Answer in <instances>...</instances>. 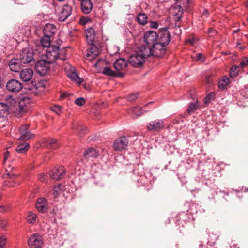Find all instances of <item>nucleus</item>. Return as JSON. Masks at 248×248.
Returning a JSON list of instances; mask_svg holds the SVG:
<instances>
[{
  "mask_svg": "<svg viewBox=\"0 0 248 248\" xmlns=\"http://www.w3.org/2000/svg\"><path fill=\"white\" fill-rule=\"evenodd\" d=\"M32 76L33 71L30 68L23 69L20 73V78L24 82L30 81L31 79Z\"/></svg>",
  "mask_w": 248,
  "mask_h": 248,
  "instance_id": "obj_19",
  "label": "nucleus"
},
{
  "mask_svg": "<svg viewBox=\"0 0 248 248\" xmlns=\"http://www.w3.org/2000/svg\"><path fill=\"white\" fill-rule=\"evenodd\" d=\"M30 124H26L22 125L19 129V132L20 137L19 140H26L31 139L34 137V135L32 134L29 129Z\"/></svg>",
  "mask_w": 248,
  "mask_h": 248,
  "instance_id": "obj_11",
  "label": "nucleus"
},
{
  "mask_svg": "<svg viewBox=\"0 0 248 248\" xmlns=\"http://www.w3.org/2000/svg\"><path fill=\"white\" fill-rule=\"evenodd\" d=\"M62 185L59 184L57 186H55L53 189V194L56 196L59 194V191L60 190V187H62Z\"/></svg>",
  "mask_w": 248,
  "mask_h": 248,
  "instance_id": "obj_42",
  "label": "nucleus"
},
{
  "mask_svg": "<svg viewBox=\"0 0 248 248\" xmlns=\"http://www.w3.org/2000/svg\"><path fill=\"white\" fill-rule=\"evenodd\" d=\"M150 27L154 29H157L158 27V23L156 21H151Z\"/></svg>",
  "mask_w": 248,
  "mask_h": 248,
  "instance_id": "obj_44",
  "label": "nucleus"
},
{
  "mask_svg": "<svg viewBox=\"0 0 248 248\" xmlns=\"http://www.w3.org/2000/svg\"><path fill=\"white\" fill-rule=\"evenodd\" d=\"M50 63L46 60H38L35 63L36 72L41 76H44L49 71Z\"/></svg>",
  "mask_w": 248,
  "mask_h": 248,
  "instance_id": "obj_9",
  "label": "nucleus"
},
{
  "mask_svg": "<svg viewBox=\"0 0 248 248\" xmlns=\"http://www.w3.org/2000/svg\"><path fill=\"white\" fill-rule=\"evenodd\" d=\"M236 46H237V47H239L240 49H241L242 50H244L245 48V46H242V44L239 42H238L237 43Z\"/></svg>",
  "mask_w": 248,
  "mask_h": 248,
  "instance_id": "obj_46",
  "label": "nucleus"
},
{
  "mask_svg": "<svg viewBox=\"0 0 248 248\" xmlns=\"http://www.w3.org/2000/svg\"><path fill=\"white\" fill-rule=\"evenodd\" d=\"M39 44L36 47V52L40 56L45 57V60L49 63H53L57 60H63L66 58L65 50H60L58 46H49L47 47H42L38 49Z\"/></svg>",
  "mask_w": 248,
  "mask_h": 248,
  "instance_id": "obj_1",
  "label": "nucleus"
},
{
  "mask_svg": "<svg viewBox=\"0 0 248 248\" xmlns=\"http://www.w3.org/2000/svg\"><path fill=\"white\" fill-rule=\"evenodd\" d=\"M158 35L156 32L149 31L146 32L144 36V40L146 44V48H149L152 51V55L155 56V45L158 42Z\"/></svg>",
  "mask_w": 248,
  "mask_h": 248,
  "instance_id": "obj_6",
  "label": "nucleus"
},
{
  "mask_svg": "<svg viewBox=\"0 0 248 248\" xmlns=\"http://www.w3.org/2000/svg\"><path fill=\"white\" fill-rule=\"evenodd\" d=\"M51 110L58 115H60L62 112V108L59 105H55L51 107Z\"/></svg>",
  "mask_w": 248,
  "mask_h": 248,
  "instance_id": "obj_36",
  "label": "nucleus"
},
{
  "mask_svg": "<svg viewBox=\"0 0 248 248\" xmlns=\"http://www.w3.org/2000/svg\"><path fill=\"white\" fill-rule=\"evenodd\" d=\"M203 15L204 16H207L208 15V11L207 9H205L204 10L203 13Z\"/></svg>",
  "mask_w": 248,
  "mask_h": 248,
  "instance_id": "obj_51",
  "label": "nucleus"
},
{
  "mask_svg": "<svg viewBox=\"0 0 248 248\" xmlns=\"http://www.w3.org/2000/svg\"><path fill=\"white\" fill-rule=\"evenodd\" d=\"M22 63H30L33 60V52L32 49L27 47L23 49L18 58Z\"/></svg>",
  "mask_w": 248,
  "mask_h": 248,
  "instance_id": "obj_8",
  "label": "nucleus"
},
{
  "mask_svg": "<svg viewBox=\"0 0 248 248\" xmlns=\"http://www.w3.org/2000/svg\"><path fill=\"white\" fill-rule=\"evenodd\" d=\"M45 145L48 148H56L58 147L57 140L55 139H46L44 140Z\"/></svg>",
  "mask_w": 248,
  "mask_h": 248,
  "instance_id": "obj_27",
  "label": "nucleus"
},
{
  "mask_svg": "<svg viewBox=\"0 0 248 248\" xmlns=\"http://www.w3.org/2000/svg\"><path fill=\"white\" fill-rule=\"evenodd\" d=\"M229 81L230 79L227 76L222 77L218 83L219 88L223 90L228 85Z\"/></svg>",
  "mask_w": 248,
  "mask_h": 248,
  "instance_id": "obj_29",
  "label": "nucleus"
},
{
  "mask_svg": "<svg viewBox=\"0 0 248 248\" xmlns=\"http://www.w3.org/2000/svg\"><path fill=\"white\" fill-rule=\"evenodd\" d=\"M137 19L138 22L141 25H145L147 23V16L143 13H139L137 16Z\"/></svg>",
  "mask_w": 248,
  "mask_h": 248,
  "instance_id": "obj_31",
  "label": "nucleus"
},
{
  "mask_svg": "<svg viewBox=\"0 0 248 248\" xmlns=\"http://www.w3.org/2000/svg\"><path fill=\"white\" fill-rule=\"evenodd\" d=\"M36 220V215L32 212H29L27 217V221L29 223L33 224Z\"/></svg>",
  "mask_w": 248,
  "mask_h": 248,
  "instance_id": "obj_33",
  "label": "nucleus"
},
{
  "mask_svg": "<svg viewBox=\"0 0 248 248\" xmlns=\"http://www.w3.org/2000/svg\"><path fill=\"white\" fill-rule=\"evenodd\" d=\"M29 148V144L28 143L20 144L16 149V151L19 153H24L26 152Z\"/></svg>",
  "mask_w": 248,
  "mask_h": 248,
  "instance_id": "obj_32",
  "label": "nucleus"
},
{
  "mask_svg": "<svg viewBox=\"0 0 248 248\" xmlns=\"http://www.w3.org/2000/svg\"><path fill=\"white\" fill-rule=\"evenodd\" d=\"M102 73L103 74L109 76L115 77L117 76V73L111 70V68L108 67H105L103 68Z\"/></svg>",
  "mask_w": 248,
  "mask_h": 248,
  "instance_id": "obj_34",
  "label": "nucleus"
},
{
  "mask_svg": "<svg viewBox=\"0 0 248 248\" xmlns=\"http://www.w3.org/2000/svg\"><path fill=\"white\" fill-rule=\"evenodd\" d=\"M247 21H248V19H247Z\"/></svg>",
  "mask_w": 248,
  "mask_h": 248,
  "instance_id": "obj_60",
  "label": "nucleus"
},
{
  "mask_svg": "<svg viewBox=\"0 0 248 248\" xmlns=\"http://www.w3.org/2000/svg\"><path fill=\"white\" fill-rule=\"evenodd\" d=\"M6 88L9 92L16 93L22 89L23 85L17 80L11 79L7 82Z\"/></svg>",
  "mask_w": 248,
  "mask_h": 248,
  "instance_id": "obj_12",
  "label": "nucleus"
},
{
  "mask_svg": "<svg viewBox=\"0 0 248 248\" xmlns=\"http://www.w3.org/2000/svg\"><path fill=\"white\" fill-rule=\"evenodd\" d=\"M246 59L247 65L248 66V59L246 58Z\"/></svg>",
  "mask_w": 248,
  "mask_h": 248,
  "instance_id": "obj_56",
  "label": "nucleus"
},
{
  "mask_svg": "<svg viewBox=\"0 0 248 248\" xmlns=\"http://www.w3.org/2000/svg\"><path fill=\"white\" fill-rule=\"evenodd\" d=\"M238 68L239 66L236 65H233L230 71V76L231 78H234L238 75Z\"/></svg>",
  "mask_w": 248,
  "mask_h": 248,
  "instance_id": "obj_35",
  "label": "nucleus"
},
{
  "mask_svg": "<svg viewBox=\"0 0 248 248\" xmlns=\"http://www.w3.org/2000/svg\"><path fill=\"white\" fill-rule=\"evenodd\" d=\"M195 40L193 38L192 39H189L187 40L188 42H189L191 45H193L194 44Z\"/></svg>",
  "mask_w": 248,
  "mask_h": 248,
  "instance_id": "obj_50",
  "label": "nucleus"
},
{
  "mask_svg": "<svg viewBox=\"0 0 248 248\" xmlns=\"http://www.w3.org/2000/svg\"><path fill=\"white\" fill-rule=\"evenodd\" d=\"M21 62L19 59H13L9 63L10 70L13 72H18L21 69Z\"/></svg>",
  "mask_w": 248,
  "mask_h": 248,
  "instance_id": "obj_20",
  "label": "nucleus"
},
{
  "mask_svg": "<svg viewBox=\"0 0 248 248\" xmlns=\"http://www.w3.org/2000/svg\"><path fill=\"white\" fill-rule=\"evenodd\" d=\"M81 2V9L84 14H89L93 8V4L90 0H84Z\"/></svg>",
  "mask_w": 248,
  "mask_h": 248,
  "instance_id": "obj_24",
  "label": "nucleus"
},
{
  "mask_svg": "<svg viewBox=\"0 0 248 248\" xmlns=\"http://www.w3.org/2000/svg\"><path fill=\"white\" fill-rule=\"evenodd\" d=\"M6 242V239L4 236L0 237V248L3 247Z\"/></svg>",
  "mask_w": 248,
  "mask_h": 248,
  "instance_id": "obj_41",
  "label": "nucleus"
},
{
  "mask_svg": "<svg viewBox=\"0 0 248 248\" xmlns=\"http://www.w3.org/2000/svg\"><path fill=\"white\" fill-rule=\"evenodd\" d=\"M127 112L131 117L135 118L142 115L144 113V111L140 107L138 106L128 108Z\"/></svg>",
  "mask_w": 248,
  "mask_h": 248,
  "instance_id": "obj_25",
  "label": "nucleus"
},
{
  "mask_svg": "<svg viewBox=\"0 0 248 248\" xmlns=\"http://www.w3.org/2000/svg\"><path fill=\"white\" fill-rule=\"evenodd\" d=\"M199 107V104L197 99H194L193 101L188 105L186 111L189 114H191L195 112Z\"/></svg>",
  "mask_w": 248,
  "mask_h": 248,
  "instance_id": "obj_26",
  "label": "nucleus"
},
{
  "mask_svg": "<svg viewBox=\"0 0 248 248\" xmlns=\"http://www.w3.org/2000/svg\"><path fill=\"white\" fill-rule=\"evenodd\" d=\"M65 72L67 76L72 81L80 84L83 82V79L80 78L75 72V69L70 64L66 63L64 66Z\"/></svg>",
  "mask_w": 248,
  "mask_h": 248,
  "instance_id": "obj_7",
  "label": "nucleus"
},
{
  "mask_svg": "<svg viewBox=\"0 0 248 248\" xmlns=\"http://www.w3.org/2000/svg\"><path fill=\"white\" fill-rule=\"evenodd\" d=\"M123 75V74H120V76L121 77V76H122Z\"/></svg>",
  "mask_w": 248,
  "mask_h": 248,
  "instance_id": "obj_57",
  "label": "nucleus"
},
{
  "mask_svg": "<svg viewBox=\"0 0 248 248\" xmlns=\"http://www.w3.org/2000/svg\"><path fill=\"white\" fill-rule=\"evenodd\" d=\"M196 59L197 61H201L202 62L204 60V57L202 53L197 54Z\"/></svg>",
  "mask_w": 248,
  "mask_h": 248,
  "instance_id": "obj_43",
  "label": "nucleus"
},
{
  "mask_svg": "<svg viewBox=\"0 0 248 248\" xmlns=\"http://www.w3.org/2000/svg\"><path fill=\"white\" fill-rule=\"evenodd\" d=\"M246 65H247V62H246V59L245 58V59L243 60V61L242 62H241L240 65L238 66H239V67H240L241 68H243L245 67Z\"/></svg>",
  "mask_w": 248,
  "mask_h": 248,
  "instance_id": "obj_45",
  "label": "nucleus"
},
{
  "mask_svg": "<svg viewBox=\"0 0 248 248\" xmlns=\"http://www.w3.org/2000/svg\"><path fill=\"white\" fill-rule=\"evenodd\" d=\"M4 226H5L4 225H1V227H2V228L4 227Z\"/></svg>",
  "mask_w": 248,
  "mask_h": 248,
  "instance_id": "obj_58",
  "label": "nucleus"
},
{
  "mask_svg": "<svg viewBox=\"0 0 248 248\" xmlns=\"http://www.w3.org/2000/svg\"><path fill=\"white\" fill-rule=\"evenodd\" d=\"M89 45V47L86 51V57L88 60L91 61L99 54V49L94 44Z\"/></svg>",
  "mask_w": 248,
  "mask_h": 248,
  "instance_id": "obj_17",
  "label": "nucleus"
},
{
  "mask_svg": "<svg viewBox=\"0 0 248 248\" xmlns=\"http://www.w3.org/2000/svg\"><path fill=\"white\" fill-rule=\"evenodd\" d=\"M69 94L68 93H63L61 94V97L62 98L66 97L68 96L69 95Z\"/></svg>",
  "mask_w": 248,
  "mask_h": 248,
  "instance_id": "obj_49",
  "label": "nucleus"
},
{
  "mask_svg": "<svg viewBox=\"0 0 248 248\" xmlns=\"http://www.w3.org/2000/svg\"><path fill=\"white\" fill-rule=\"evenodd\" d=\"M87 22V20H86V21H84V23H86Z\"/></svg>",
  "mask_w": 248,
  "mask_h": 248,
  "instance_id": "obj_59",
  "label": "nucleus"
},
{
  "mask_svg": "<svg viewBox=\"0 0 248 248\" xmlns=\"http://www.w3.org/2000/svg\"><path fill=\"white\" fill-rule=\"evenodd\" d=\"M171 40V34L167 28L160 29L158 35V42L155 45V57H161L166 53V46Z\"/></svg>",
  "mask_w": 248,
  "mask_h": 248,
  "instance_id": "obj_2",
  "label": "nucleus"
},
{
  "mask_svg": "<svg viewBox=\"0 0 248 248\" xmlns=\"http://www.w3.org/2000/svg\"><path fill=\"white\" fill-rule=\"evenodd\" d=\"M0 210L1 212H4L5 211L6 209L5 207L4 206H0Z\"/></svg>",
  "mask_w": 248,
  "mask_h": 248,
  "instance_id": "obj_53",
  "label": "nucleus"
},
{
  "mask_svg": "<svg viewBox=\"0 0 248 248\" xmlns=\"http://www.w3.org/2000/svg\"><path fill=\"white\" fill-rule=\"evenodd\" d=\"M127 66V62L124 59H117L114 63V67L117 71L124 70Z\"/></svg>",
  "mask_w": 248,
  "mask_h": 248,
  "instance_id": "obj_22",
  "label": "nucleus"
},
{
  "mask_svg": "<svg viewBox=\"0 0 248 248\" xmlns=\"http://www.w3.org/2000/svg\"><path fill=\"white\" fill-rule=\"evenodd\" d=\"M9 154V153L8 151H7L5 152L4 155V161H6V160L7 159Z\"/></svg>",
  "mask_w": 248,
  "mask_h": 248,
  "instance_id": "obj_47",
  "label": "nucleus"
},
{
  "mask_svg": "<svg viewBox=\"0 0 248 248\" xmlns=\"http://www.w3.org/2000/svg\"><path fill=\"white\" fill-rule=\"evenodd\" d=\"M72 7L68 5H65L61 8L58 13V19L60 21H64L72 13Z\"/></svg>",
  "mask_w": 248,
  "mask_h": 248,
  "instance_id": "obj_15",
  "label": "nucleus"
},
{
  "mask_svg": "<svg viewBox=\"0 0 248 248\" xmlns=\"http://www.w3.org/2000/svg\"><path fill=\"white\" fill-rule=\"evenodd\" d=\"M138 96L137 93H131L127 95V99L129 101H133L138 98Z\"/></svg>",
  "mask_w": 248,
  "mask_h": 248,
  "instance_id": "obj_39",
  "label": "nucleus"
},
{
  "mask_svg": "<svg viewBox=\"0 0 248 248\" xmlns=\"http://www.w3.org/2000/svg\"><path fill=\"white\" fill-rule=\"evenodd\" d=\"M152 55V51L145 46H141L135 54L131 55L128 61L132 66L139 67L142 65L145 62V58Z\"/></svg>",
  "mask_w": 248,
  "mask_h": 248,
  "instance_id": "obj_4",
  "label": "nucleus"
},
{
  "mask_svg": "<svg viewBox=\"0 0 248 248\" xmlns=\"http://www.w3.org/2000/svg\"><path fill=\"white\" fill-rule=\"evenodd\" d=\"M240 31V29H237V30L234 31H233V33H237L238 31Z\"/></svg>",
  "mask_w": 248,
  "mask_h": 248,
  "instance_id": "obj_55",
  "label": "nucleus"
},
{
  "mask_svg": "<svg viewBox=\"0 0 248 248\" xmlns=\"http://www.w3.org/2000/svg\"><path fill=\"white\" fill-rule=\"evenodd\" d=\"M215 94L214 92L210 93L206 97L205 99V103H209L211 100H213L215 98Z\"/></svg>",
  "mask_w": 248,
  "mask_h": 248,
  "instance_id": "obj_37",
  "label": "nucleus"
},
{
  "mask_svg": "<svg viewBox=\"0 0 248 248\" xmlns=\"http://www.w3.org/2000/svg\"><path fill=\"white\" fill-rule=\"evenodd\" d=\"M128 144L126 137H121L116 140L113 143V148L115 151H122L125 149Z\"/></svg>",
  "mask_w": 248,
  "mask_h": 248,
  "instance_id": "obj_13",
  "label": "nucleus"
},
{
  "mask_svg": "<svg viewBox=\"0 0 248 248\" xmlns=\"http://www.w3.org/2000/svg\"><path fill=\"white\" fill-rule=\"evenodd\" d=\"M213 31H214V30H213V29L210 28V29H209L208 30V33H212V32H213Z\"/></svg>",
  "mask_w": 248,
  "mask_h": 248,
  "instance_id": "obj_54",
  "label": "nucleus"
},
{
  "mask_svg": "<svg viewBox=\"0 0 248 248\" xmlns=\"http://www.w3.org/2000/svg\"><path fill=\"white\" fill-rule=\"evenodd\" d=\"M164 123L162 119L151 121L147 124V128L151 131L158 132L164 128Z\"/></svg>",
  "mask_w": 248,
  "mask_h": 248,
  "instance_id": "obj_10",
  "label": "nucleus"
},
{
  "mask_svg": "<svg viewBox=\"0 0 248 248\" xmlns=\"http://www.w3.org/2000/svg\"><path fill=\"white\" fill-rule=\"evenodd\" d=\"M87 41L88 44H94L95 33L94 30L92 28H89L85 31Z\"/></svg>",
  "mask_w": 248,
  "mask_h": 248,
  "instance_id": "obj_23",
  "label": "nucleus"
},
{
  "mask_svg": "<svg viewBox=\"0 0 248 248\" xmlns=\"http://www.w3.org/2000/svg\"><path fill=\"white\" fill-rule=\"evenodd\" d=\"M9 107L8 105L0 103V117H5L9 114Z\"/></svg>",
  "mask_w": 248,
  "mask_h": 248,
  "instance_id": "obj_28",
  "label": "nucleus"
},
{
  "mask_svg": "<svg viewBox=\"0 0 248 248\" xmlns=\"http://www.w3.org/2000/svg\"><path fill=\"white\" fill-rule=\"evenodd\" d=\"M56 31V27L54 25L49 23L45 25L43 30L44 36L40 40L38 49L50 46V38L54 36Z\"/></svg>",
  "mask_w": 248,
  "mask_h": 248,
  "instance_id": "obj_5",
  "label": "nucleus"
},
{
  "mask_svg": "<svg viewBox=\"0 0 248 248\" xmlns=\"http://www.w3.org/2000/svg\"><path fill=\"white\" fill-rule=\"evenodd\" d=\"M5 101L6 105H8L9 107L13 106L16 108L14 113L16 117H20L27 111V104L30 102L31 98L28 96L23 97L17 102L12 96L8 95L6 97Z\"/></svg>",
  "mask_w": 248,
  "mask_h": 248,
  "instance_id": "obj_3",
  "label": "nucleus"
},
{
  "mask_svg": "<svg viewBox=\"0 0 248 248\" xmlns=\"http://www.w3.org/2000/svg\"><path fill=\"white\" fill-rule=\"evenodd\" d=\"M47 179V175L46 173H40L38 175V179L41 182H46Z\"/></svg>",
  "mask_w": 248,
  "mask_h": 248,
  "instance_id": "obj_40",
  "label": "nucleus"
},
{
  "mask_svg": "<svg viewBox=\"0 0 248 248\" xmlns=\"http://www.w3.org/2000/svg\"><path fill=\"white\" fill-rule=\"evenodd\" d=\"M65 175V170L63 166H61L51 170L49 172L50 177L52 179L59 180Z\"/></svg>",
  "mask_w": 248,
  "mask_h": 248,
  "instance_id": "obj_14",
  "label": "nucleus"
},
{
  "mask_svg": "<svg viewBox=\"0 0 248 248\" xmlns=\"http://www.w3.org/2000/svg\"><path fill=\"white\" fill-rule=\"evenodd\" d=\"M42 243L41 236L36 234L31 235L28 241L29 246L31 248H40Z\"/></svg>",
  "mask_w": 248,
  "mask_h": 248,
  "instance_id": "obj_16",
  "label": "nucleus"
},
{
  "mask_svg": "<svg viewBox=\"0 0 248 248\" xmlns=\"http://www.w3.org/2000/svg\"><path fill=\"white\" fill-rule=\"evenodd\" d=\"M73 129L78 131L80 134H84L87 130L86 127L84 125L79 124H73Z\"/></svg>",
  "mask_w": 248,
  "mask_h": 248,
  "instance_id": "obj_30",
  "label": "nucleus"
},
{
  "mask_svg": "<svg viewBox=\"0 0 248 248\" xmlns=\"http://www.w3.org/2000/svg\"><path fill=\"white\" fill-rule=\"evenodd\" d=\"M10 178H15L16 176L14 174H10V173H8L7 174Z\"/></svg>",
  "mask_w": 248,
  "mask_h": 248,
  "instance_id": "obj_52",
  "label": "nucleus"
},
{
  "mask_svg": "<svg viewBox=\"0 0 248 248\" xmlns=\"http://www.w3.org/2000/svg\"><path fill=\"white\" fill-rule=\"evenodd\" d=\"M75 103L78 106H83L85 103V100L83 97H79L75 100Z\"/></svg>",
  "mask_w": 248,
  "mask_h": 248,
  "instance_id": "obj_38",
  "label": "nucleus"
},
{
  "mask_svg": "<svg viewBox=\"0 0 248 248\" xmlns=\"http://www.w3.org/2000/svg\"><path fill=\"white\" fill-rule=\"evenodd\" d=\"M35 205L37 211L41 213H45L48 208L47 201L44 198H38Z\"/></svg>",
  "mask_w": 248,
  "mask_h": 248,
  "instance_id": "obj_18",
  "label": "nucleus"
},
{
  "mask_svg": "<svg viewBox=\"0 0 248 248\" xmlns=\"http://www.w3.org/2000/svg\"><path fill=\"white\" fill-rule=\"evenodd\" d=\"M99 152L93 148L86 149L84 153V157L87 160L91 158H96L99 156Z\"/></svg>",
  "mask_w": 248,
  "mask_h": 248,
  "instance_id": "obj_21",
  "label": "nucleus"
},
{
  "mask_svg": "<svg viewBox=\"0 0 248 248\" xmlns=\"http://www.w3.org/2000/svg\"><path fill=\"white\" fill-rule=\"evenodd\" d=\"M114 49L115 52H114L113 53L110 52V55H113V54L117 53L119 51V50L118 47H117V46H114Z\"/></svg>",
  "mask_w": 248,
  "mask_h": 248,
  "instance_id": "obj_48",
  "label": "nucleus"
}]
</instances>
